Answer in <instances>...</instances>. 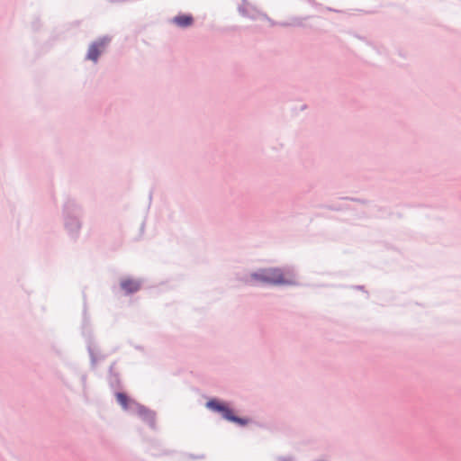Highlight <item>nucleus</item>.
I'll return each mask as SVG.
<instances>
[{
    "label": "nucleus",
    "mask_w": 461,
    "mask_h": 461,
    "mask_svg": "<svg viewBox=\"0 0 461 461\" xmlns=\"http://www.w3.org/2000/svg\"><path fill=\"white\" fill-rule=\"evenodd\" d=\"M252 277L258 282L273 285H283L288 283L283 272L277 268H267L253 274Z\"/></svg>",
    "instance_id": "obj_1"
},
{
    "label": "nucleus",
    "mask_w": 461,
    "mask_h": 461,
    "mask_svg": "<svg viewBox=\"0 0 461 461\" xmlns=\"http://www.w3.org/2000/svg\"><path fill=\"white\" fill-rule=\"evenodd\" d=\"M207 407L214 411L221 412L222 417L230 421H233L240 425L247 424L246 420L236 417L230 408H228L225 404L221 403L216 400L209 401L207 402Z\"/></svg>",
    "instance_id": "obj_2"
},
{
    "label": "nucleus",
    "mask_w": 461,
    "mask_h": 461,
    "mask_svg": "<svg viewBox=\"0 0 461 461\" xmlns=\"http://www.w3.org/2000/svg\"><path fill=\"white\" fill-rule=\"evenodd\" d=\"M106 41L104 40L96 41L90 45L87 52V59L96 61L101 52L104 50Z\"/></svg>",
    "instance_id": "obj_3"
},
{
    "label": "nucleus",
    "mask_w": 461,
    "mask_h": 461,
    "mask_svg": "<svg viewBox=\"0 0 461 461\" xmlns=\"http://www.w3.org/2000/svg\"><path fill=\"white\" fill-rule=\"evenodd\" d=\"M121 287L127 293H134L140 289V284L132 279H124L121 282Z\"/></svg>",
    "instance_id": "obj_4"
},
{
    "label": "nucleus",
    "mask_w": 461,
    "mask_h": 461,
    "mask_svg": "<svg viewBox=\"0 0 461 461\" xmlns=\"http://www.w3.org/2000/svg\"><path fill=\"white\" fill-rule=\"evenodd\" d=\"M173 22L179 27H188L193 23V17L188 14H181L174 17Z\"/></svg>",
    "instance_id": "obj_5"
},
{
    "label": "nucleus",
    "mask_w": 461,
    "mask_h": 461,
    "mask_svg": "<svg viewBox=\"0 0 461 461\" xmlns=\"http://www.w3.org/2000/svg\"><path fill=\"white\" fill-rule=\"evenodd\" d=\"M116 399H117V402L122 406V408H124V409L128 408L129 399L125 393H116Z\"/></svg>",
    "instance_id": "obj_6"
}]
</instances>
